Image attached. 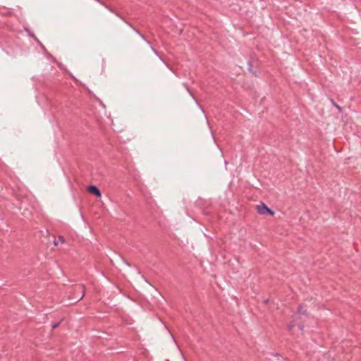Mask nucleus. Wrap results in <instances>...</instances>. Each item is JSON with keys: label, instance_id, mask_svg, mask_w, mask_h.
Returning a JSON list of instances; mask_svg holds the SVG:
<instances>
[{"label": "nucleus", "instance_id": "nucleus-1", "mask_svg": "<svg viewBox=\"0 0 361 361\" xmlns=\"http://www.w3.org/2000/svg\"><path fill=\"white\" fill-rule=\"evenodd\" d=\"M74 296L73 297V299L76 300L77 301H79L83 298L85 293V288L84 285L79 284L76 285L74 287Z\"/></svg>", "mask_w": 361, "mask_h": 361}, {"label": "nucleus", "instance_id": "nucleus-2", "mask_svg": "<svg viewBox=\"0 0 361 361\" xmlns=\"http://www.w3.org/2000/svg\"><path fill=\"white\" fill-rule=\"evenodd\" d=\"M257 211L259 214H264L266 212L270 215L274 214V212L264 203H261V204L257 205Z\"/></svg>", "mask_w": 361, "mask_h": 361}, {"label": "nucleus", "instance_id": "nucleus-3", "mask_svg": "<svg viewBox=\"0 0 361 361\" xmlns=\"http://www.w3.org/2000/svg\"><path fill=\"white\" fill-rule=\"evenodd\" d=\"M87 191L95 195L96 197H100L102 196V193L100 192V190H99V188L95 186V185H90L87 188Z\"/></svg>", "mask_w": 361, "mask_h": 361}, {"label": "nucleus", "instance_id": "nucleus-4", "mask_svg": "<svg viewBox=\"0 0 361 361\" xmlns=\"http://www.w3.org/2000/svg\"><path fill=\"white\" fill-rule=\"evenodd\" d=\"M298 315H307V310L306 307L304 305H300L298 308V312L297 314L294 316V319H296Z\"/></svg>", "mask_w": 361, "mask_h": 361}, {"label": "nucleus", "instance_id": "nucleus-5", "mask_svg": "<svg viewBox=\"0 0 361 361\" xmlns=\"http://www.w3.org/2000/svg\"><path fill=\"white\" fill-rule=\"evenodd\" d=\"M59 242H60L61 243H63L65 242V239H64V238H63V236H61V235H59V236L58 237V240H54V245H57L59 244Z\"/></svg>", "mask_w": 361, "mask_h": 361}, {"label": "nucleus", "instance_id": "nucleus-6", "mask_svg": "<svg viewBox=\"0 0 361 361\" xmlns=\"http://www.w3.org/2000/svg\"><path fill=\"white\" fill-rule=\"evenodd\" d=\"M296 326L294 322H291L288 324V329L289 331H292L293 329Z\"/></svg>", "mask_w": 361, "mask_h": 361}, {"label": "nucleus", "instance_id": "nucleus-7", "mask_svg": "<svg viewBox=\"0 0 361 361\" xmlns=\"http://www.w3.org/2000/svg\"><path fill=\"white\" fill-rule=\"evenodd\" d=\"M29 35L35 39V40L41 46L42 48L44 49L43 44L37 39V38L33 34L29 33Z\"/></svg>", "mask_w": 361, "mask_h": 361}, {"label": "nucleus", "instance_id": "nucleus-8", "mask_svg": "<svg viewBox=\"0 0 361 361\" xmlns=\"http://www.w3.org/2000/svg\"><path fill=\"white\" fill-rule=\"evenodd\" d=\"M60 322H56V323H54L52 324L51 326H52V329H54L56 328H57L59 325Z\"/></svg>", "mask_w": 361, "mask_h": 361}, {"label": "nucleus", "instance_id": "nucleus-9", "mask_svg": "<svg viewBox=\"0 0 361 361\" xmlns=\"http://www.w3.org/2000/svg\"><path fill=\"white\" fill-rule=\"evenodd\" d=\"M96 1L99 2L100 4L104 6L106 8L110 9L107 5H106L104 3H103L101 0H95Z\"/></svg>", "mask_w": 361, "mask_h": 361}, {"label": "nucleus", "instance_id": "nucleus-10", "mask_svg": "<svg viewBox=\"0 0 361 361\" xmlns=\"http://www.w3.org/2000/svg\"><path fill=\"white\" fill-rule=\"evenodd\" d=\"M298 326V328L300 329V330H301L302 331L304 329V325L302 324H299Z\"/></svg>", "mask_w": 361, "mask_h": 361}, {"label": "nucleus", "instance_id": "nucleus-11", "mask_svg": "<svg viewBox=\"0 0 361 361\" xmlns=\"http://www.w3.org/2000/svg\"><path fill=\"white\" fill-rule=\"evenodd\" d=\"M46 56H47V59H52V56H51V54H49L47 51Z\"/></svg>", "mask_w": 361, "mask_h": 361}, {"label": "nucleus", "instance_id": "nucleus-12", "mask_svg": "<svg viewBox=\"0 0 361 361\" xmlns=\"http://www.w3.org/2000/svg\"><path fill=\"white\" fill-rule=\"evenodd\" d=\"M141 37H142V39H145L144 35H141Z\"/></svg>", "mask_w": 361, "mask_h": 361}]
</instances>
